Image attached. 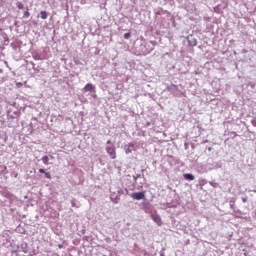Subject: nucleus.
Returning a JSON list of instances; mask_svg holds the SVG:
<instances>
[{"mask_svg":"<svg viewBox=\"0 0 256 256\" xmlns=\"http://www.w3.org/2000/svg\"><path fill=\"white\" fill-rule=\"evenodd\" d=\"M252 124H253L254 126H256V121H252Z\"/></svg>","mask_w":256,"mask_h":256,"instance_id":"obj_24","label":"nucleus"},{"mask_svg":"<svg viewBox=\"0 0 256 256\" xmlns=\"http://www.w3.org/2000/svg\"><path fill=\"white\" fill-rule=\"evenodd\" d=\"M141 177H145L144 174H137L136 176H133V180L135 181V183H137V179H141Z\"/></svg>","mask_w":256,"mask_h":256,"instance_id":"obj_11","label":"nucleus"},{"mask_svg":"<svg viewBox=\"0 0 256 256\" xmlns=\"http://www.w3.org/2000/svg\"><path fill=\"white\" fill-rule=\"evenodd\" d=\"M16 7H18L19 9H24L23 3L21 2H17Z\"/></svg>","mask_w":256,"mask_h":256,"instance_id":"obj_15","label":"nucleus"},{"mask_svg":"<svg viewBox=\"0 0 256 256\" xmlns=\"http://www.w3.org/2000/svg\"><path fill=\"white\" fill-rule=\"evenodd\" d=\"M16 87H18V88L23 87V83H21V82H17V83H16Z\"/></svg>","mask_w":256,"mask_h":256,"instance_id":"obj_19","label":"nucleus"},{"mask_svg":"<svg viewBox=\"0 0 256 256\" xmlns=\"http://www.w3.org/2000/svg\"><path fill=\"white\" fill-rule=\"evenodd\" d=\"M39 173H44L45 174V170L43 168H40Z\"/></svg>","mask_w":256,"mask_h":256,"instance_id":"obj_21","label":"nucleus"},{"mask_svg":"<svg viewBox=\"0 0 256 256\" xmlns=\"http://www.w3.org/2000/svg\"><path fill=\"white\" fill-rule=\"evenodd\" d=\"M30 15H31V14H30L28 11H25V12H24V17H25L26 19H28V17H30Z\"/></svg>","mask_w":256,"mask_h":256,"instance_id":"obj_18","label":"nucleus"},{"mask_svg":"<svg viewBox=\"0 0 256 256\" xmlns=\"http://www.w3.org/2000/svg\"><path fill=\"white\" fill-rule=\"evenodd\" d=\"M47 17H49V14L47 13V11H41L40 12V19H47Z\"/></svg>","mask_w":256,"mask_h":256,"instance_id":"obj_9","label":"nucleus"},{"mask_svg":"<svg viewBox=\"0 0 256 256\" xmlns=\"http://www.w3.org/2000/svg\"><path fill=\"white\" fill-rule=\"evenodd\" d=\"M93 89H95V86H93L91 83L86 84L84 87V91H89L90 93L93 91Z\"/></svg>","mask_w":256,"mask_h":256,"instance_id":"obj_6","label":"nucleus"},{"mask_svg":"<svg viewBox=\"0 0 256 256\" xmlns=\"http://www.w3.org/2000/svg\"><path fill=\"white\" fill-rule=\"evenodd\" d=\"M202 185H207V180L203 179L202 180Z\"/></svg>","mask_w":256,"mask_h":256,"instance_id":"obj_22","label":"nucleus"},{"mask_svg":"<svg viewBox=\"0 0 256 256\" xmlns=\"http://www.w3.org/2000/svg\"><path fill=\"white\" fill-rule=\"evenodd\" d=\"M109 144H111V140H108V141H107V145H109Z\"/></svg>","mask_w":256,"mask_h":256,"instance_id":"obj_25","label":"nucleus"},{"mask_svg":"<svg viewBox=\"0 0 256 256\" xmlns=\"http://www.w3.org/2000/svg\"><path fill=\"white\" fill-rule=\"evenodd\" d=\"M33 59H35L36 61H39V59H40V58H39V55H37V54H36V55H33Z\"/></svg>","mask_w":256,"mask_h":256,"instance_id":"obj_20","label":"nucleus"},{"mask_svg":"<svg viewBox=\"0 0 256 256\" xmlns=\"http://www.w3.org/2000/svg\"><path fill=\"white\" fill-rule=\"evenodd\" d=\"M144 205H149V202L144 203Z\"/></svg>","mask_w":256,"mask_h":256,"instance_id":"obj_28","label":"nucleus"},{"mask_svg":"<svg viewBox=\"0 0 256 256\" xmlns=\"http://www.w3.org/2000/svg\"><path fill=\"white\" fill-rule=\"evenodd\" d=\"M184 179H186V181H194L195 180V176L193 174H184Z\"/></svg>","mask_w":256,"mask_h":256,"instance_id":"obj_7","label":"nucleus"},{"mask_svg":"<svg viewBox=\"0 0 256 256\" xmlns=\"http://www.w3.org/2000/svg\"><path fill=\"white\" fill-rule=\"evenodd\" d=\"M71 205H72V207L79 208V203H77V200H76V199H72V200H71Z\"/></svg>","mask_w":256,"mask_h":256,"instance_id":"obj_12","label":"nucleus"},{"mask_svg":"<svg viewBox=\"0 0 256 256\" xmlns=\"http://www.w3.org/2000/svg\"><path fill=\"white\" fill-rule=\"evenodd\" d=\"M187 41L190 47H195L197 45V39L193 38V36H188Z\"/></svg>","mask_w":256,"mask_h":256,"instance_id":"obj_5","label":"nucleus"},{"mask_svg":"<svg viewBox=\"0 0 256 256\" xmlns=\"http://www.w3.org/2000/svg\"><path fill=\"white\" fill-rule=\"evenodd\" d=\"M46 179H51V174L49 172L44 173Z\"/></svg>","mask_w":256,"mask_h":256,"instance_id":"obj_17","label":"nucleus"},{"mask_svg":"<svg viewBox=\"0 0 256 256\" xmlns=\"http://www.w3.org/2000/svg\"><path fill=\"white\" fill-rule=\"evenodd\" d=\"M42 162L44 163V165H49V156L42 157Z\"/></svg>","mask_w":256,"mask_h":256,"instance_id":"obj_10","label":"nucleus"},{"mask_svg":"<svg viewBox=\"0 0 256 256\" xmlns=\"http://www.w3.org/2000/svg\"><path fill=\"white\" fill-rule=\"evenodd\" d=\"M209 185H211V187H214V189H217V187H219V183L216 182H209Z\"/></svg>","mask_w":256,"mask_h":256,"instance_id":"obj_14","label":"nucleus"},{"mask_svg":"<svg viewBox=\"0 0 256 256\" xmlns=\"http://www.w3.org/2000/svg\"><path fill=\"white\" fill-rule=\"evenodd\" d=\"M179 87L175 84H171L170 86H167V91H177Z\"/></svg>","mask_w":256,"mask_h":256,"instance_id":"obj_8","label":"nucleus"},{"mask_svg":"<svg viewBox=\"0 0 256 256\" xmlns=\"http://www.w3.org/2000/svg\"><path fill=\"white\" fill-rule=\"evenodd\" d=\"M242 201H243L244 203H247V197H242Z\"/></svg>","mask_w":256,"mask_h":256,"instance_id":"obj_23","label":"nucleus"},{"mask_svg":"<svg viewBox=\"0 0 256 256\" xmlns=\"http://www.w3.org/2000/svg\"><path fill=\"white\" fill-rule=\"evenodd\" d=\"M106 152L109 154V156L112 159H117V152H115V148L113 147H107L106 148Z\"/></svg>","mask_w":256,"mask_h":256,"instance_id":"obj_3","label":"nucleus"},{"mask_svg":"<svg viewBox=\"0 0 256 256\" xmlns=\"http://www.w3.org/2000/svg\"><path fill=\"white\" fill-rule=\"evenodd\" d=\"M124 151H125L126 155L133 153V151H135V144H133V143L125 144Z\"/></svg>","mask_w":256,"mask_h":256,"instance_id":"obj_2","label":"nucleus"},{"mask_svg":"<svg viewBox=\"0 0 256 256\" xmlns=\"http://www.w3.org/2000/svg\"><path fill=\"white\" fill-rule=\"evenodd\" d=\"M153 45H155V42H152Z\"/></svg>","mask_w":256,"mask_h":256,"instance_id":"obj_29","label":"nucleus"},{"mask_svg":"<svg viewBox=\"0 0 256 256\" xmlns=\"http://www.w3.org/2000/svg\"><path fill=\"white\" fill-rule=\"evenodd\" d=\"M0 73H3V69L0 68Z\"/></svg>","mask_w":256,"mask_h":256,"instance_id":"obj_27","label":"nucleus"},{"mask_svg":"<svg viewBox=\"0 0 256 256\" xmlns=\"http://www.w3.org/2000/svg\"><path fill=\"white\" fill-rule=\"evenodd\" d=\"M124 39H131V33H125L124 34Z\"/></svg>","mask_w":256,"mask_h":256,"instance_id":"obj_16","label":"nucleus"},{"mask_svg":"<svg viewBox=\"0 0 256 256\" xmlns=\"http://www.w3.org/2000/svg\"><path fill=\"white\" fill-rule=\"evenodd\" d=\"M131 199H134V201H141L142 199H145V192H133L130 194Z\"/></svg>","mask_w":256,"mask_h":256,"instance_id":"obj_1","label":"nucleus"},{"mask_svg":"<svg viewBox=\"0 0 256 256\" xmlns=\"http://www.w3.org/2000/svg\"><path fill=\"white\" fill-rule=\"evenodd\" d=\"M151 218H152V220L155 222V223H157L159 226H161L162 225V221H161V216H159V214H152L151 215Z\"/></svg>","mask_w":256,"mask_h":256,"instance_id":"obj_4","label":"nucleus"},{"mask_svg":"<svg viewBox=\"0 0 256 256\" xmlns=\"http://www.w3.org/2000/svg\"><path fill=\"white\" fill-rule=\"evenodd\" d=\"M120 195H123V190H120Z\"/></svg>","mask_w":256,"mask_h":256,"instance_id":"obj_26","label":"nucleus"},{"mask_svg":"<svg viewBox=\"0 0 256 256\" xmlns=\"http://www.w3.org/2000/svg\"><path fill=\"white\" fill-rule=\"evenodd\" d=\"M230 209L234 210L235 209V199H232L229 201Z\"/></svg>","mask_w":256,"mask_h":256,"instance_id":"obj_13","label":"nucleus"}]
</instances>
